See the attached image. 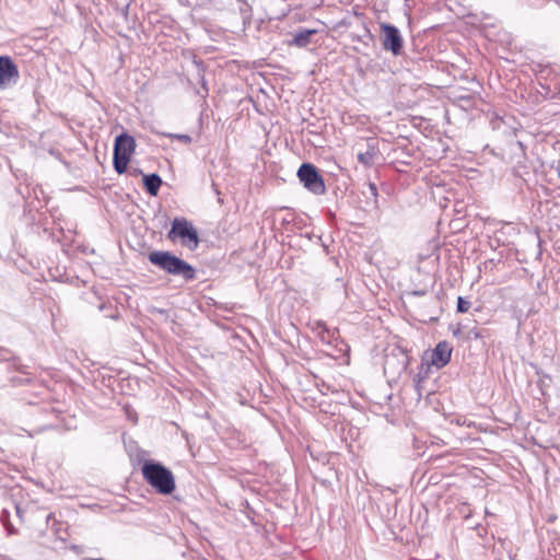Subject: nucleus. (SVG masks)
Masks as SVG:
<instances>
[{"instance_id": "nucleus-1", "label": "nucleus", "mask_w": 560, "mask_h": 560, "mask_svg": "<svg viewBox=\"0 0 560 560\" xmlns=\"http://www.w3.org/2000/svg\"><path fill=\"white\" fill-rule=\"evenodd\" d=\"M149 261L162 271L179 277L185 282L192 281L196 278L195 268L184 259L165 250H154L148 255Z\"/></svg>"}, {"instance_id": "nucleus-2", "label": "nucleus", "mask_w": 560, "mask_h": 560, "mask_svg": "<svg viewBox=\"0 0 560 560\" xmlns=\"http://www.w3.org/2000/svg\"><path fill=\"white\" fill-rule=\"evenodd\" d=\"M142 476L158 493L171 494L176 488L173 472L160 463L145 462Z\"/></svg>"}, {"instance_id": "nucleus-3", "label": "nucleus", "mask_w": 560, "mask_h": 560, "mask_svg": "<svg viewBox=\"0 0 560 560\" xmlns=\"http://www.w3.org/2000/svg\"><path fill=\"white\" fill-rule=\"evenodd\" d=\"M168 238L174 241L177 237L180 238L182 245L189 249L197 248L199 244V237L194 225L185 218H176L172 223V229L168 232Z\"/></svg>"}, {"instance_id": "nucleus-4", "label": "nucleus", "mask_w": 560, "mask_h": 560, "mask_svg": "<svg viewBox=\"0 0 560 560\" xmlns=\"http://www.w3.org/2000/svg\"><path fill=\"white\" fill-rule=\"evenodd\" d=\"M298 177L308 191L315 195L325 194V182L313 164L303 163L298 171Z\"/></svg>"}, {"instance_id": "nucleus-5", "label": "nucleus", "mask_w": 560, "mask_h": 560, "mask_svg": "<svg viewBox=\"0 0 560 560\" xmlns=\"http://www.w3.org/2000/svg\"><path fill=\"white\" fill-rule=\"evenodd\" d=\"M381 30L383 33L382 45L384 50L390 51L394 56H399L404 49V39L399 30L392 24L382 23Z\"/></svg>"}, {"instance_id": "nucleus-6", "label": "nucleus", "mask_w": 560, "mask_h": 560, "mask_svg": "<svg viewBox=\"0 0 560 560\" xmlns=\"http://www.w3.org/2000/svg\"><path fill=\"white\" fill-rule=\"evenodd\" d=\"M20 78L19 69L9 56H0V89L14 85Z\"/></svg>"}, {"instance_id": "nucleus-7", "label": "nucleus", "mask_w": 560, "mask_h": 560, "mask_svg": "<svg viewBox=\"0 0 560 560\" xmlns=\"http://www.w3.org/2000/svg\"><path fill=\"white\" fill-rule=\"evenodd\" d=\"M16 515L23 521L30 524L35 523L38 520H43L45 525H48V522L51 517V513H46V511L42 508H36L34 505L27 506L26 509H22L20 505H15Z\"/></svg>"}, {"instance_id": "nucleus-8", "label": "nucleus", "mask_w": 560, "mask_h": 560, "mask_svg": "<svg viewBox=\"0 0 560 560\" xmlns=\"http://www.w3.org/2000/svg\"><path fill=\"white\" fill-rule=\"evenodd\" d=\"M312 330L317 335L323 343L337 347L339 339V331L337 328L331 329L325 322L315 320L312 324Z\"/></svg>"}, {"instance_id": "nucleus-9", "label": "nucleus", "mask_w": 560, "mask_h": 560, "mask_svg": "<svg viewBox=\"0 0 560 560\" xmlns=\"http://www.w3.org/2000/svg\"><path fill=\"white\" fill-rule=\"evenodd\" d=\"M453 348L447 341H441L431 352L430 363L438 369L444 368L451 360Z\"/></svg>"}, {"instance_id": "nucleus-10", "label": "nucleus", "mask_w": 560, "mask_h": 560, "mask_svg": "<svg viewBox=\"0 0 560 560\" xmlns=\"http://www.w3.org/2000/svg\"><path fill=\"white\" fill-rule=\"evenodd\" d=\"M136 150V140L127 132L117 136L114 143V152L131 156Z\"/></svg>"}, {"instance_id": "nucleus-11", "label": "nucleus", "mask_w": 560, "mask_h": 560, "mask_svg": "<svg viewBox=\"0 0 560 560\" xmlns=\"http://www.w3.org/2000/svg\"><path fill=\"white\" fill-rule=\"evenodd\" d=\"M143 186L151 196H156L162 185L160 175L152 173L143 176Z\"/></svg>"}, {"instance_id": "nucleus-12", "label": "nucleus", "mask_w": 560, "mask_h": 560, "mask_svg": "<svg viewBox=\"0 0 560 560\" xmlns=\"http://www.w3.org/2000/svg\"><path fill=\"white\" fill-rule=\"evenodd\" d=\"M315 33L316 30H300L294 34L293 39L290 42V45L305 47L311 43V36L314 35Z\"/></svg>"}, {"instance_id": "nucleus-13", "label": "nucleus", "mask_w": 560, "mask_h": 560, "mask_svg": "<svg viewBox=\"0 0 560 560\" xmlns=\"http://www.w3.org/2000/svg\"><path fill=\"white\" fill-rule=\"evenodd\" d=\"M130 158L131 156H128V155H125V154H120L118 152H114V156H113V166H114V170L118 173V174H122L126 172L127 170V165L130 161Z\"/></svg>"}, {"instance_id": "nucleus-14", "label": "nucleus", "mask_w": 560, "mask_h": 560, "mask_svg": "<svg viewBox=\"0 0 560 560\" xmlns=\"http://www.w3.org/2000/svg\"><path fill=\"white\" fill-rule=\"evenodd\" d=\"M374 156H375V153L370 150H368L365 152L358 153L359 162L365 166L372 165Z\"/></svg>"}, {"instance_id": "nucleus-15", "label": "nucleus", "mask_w": 560, "mask_h": 560, "mask_svg": "<svg viewBox=\"0 0 560 560\" xmlns=\"http://www.w3.org/2000/svg\"><path fill=\"white\" fill-rule=\"evenodd\" d=\"M429 369H430L429 363H424V362L421 363V365L419 368V372L417 373V375L413 378V382L417 383V385L419 383H421L424 378H427V376L429 374Z\"/></svg>"}, {"instance_id": "nucleus-16", "label": "nucleus", "mask_w": 560, "mask_h": 560, "mask_svg": "<svg viewBox=\"0 0 560 560\" xmlns=\"http://www.w3.org/2000/svg\"><path fill=\"white\" fill-rule=\"evenodd\" d=\"M165 137L167 138H171V139H177L179 140L180 142L185 143V144H190L192 139L189 135H186V133H164Z\"/></svg>"}, {"instance_id": "nucleus-17", "label": "nucleus", "mask_w": 560, "mask_h": 560, "mask_svg": "<svg viewBox=\"0 0 560 560\" xmlns=\"http://www.w3.org/2000/svg\"><path fill=\"white\" fill-rule=\"evenodd\" d=\"M471 303L465 300L463 296H458L457 299V312L466 313L469 311Z\"/></svg>"}, {"instance_id": "nucleus-18", "label": "nucleus", "mask_w": 560, "mask_h": 560, "mask_svg": "<svg viewBox=\"0 0 560 560\" xmlns=\"http://www.w3.org/2000/svg\"><path fill=\"white\" fill-rule=\"evenodd\" d=\"M369 189H370L372 197L376 200L377 196H378L376 185L374 183H369Z\"/></svg>"}, {"instance_id": "nucleus-19", "label": "nucleus", "mask_w": 560, "mask_h": 560, "mask_svg": "<svg viewBox=\"0 0 560 560\" xmlns=\"http://www.w3.org/2000/svg\"><path fill=\"white\" fill-rule=\"evenodd\" d=\"M415 386H416V389L419 393V395H421V383H419L418 385H417V383H415Z\"/></svg>"}, {"instance_id": "nucleus-20", "label": "nucleus", "mask_w": 560, "mask_h": 560, "mask_svg": "<svg viewBox=\"0 0 560 560\" xmlns=\"http://www.w3.org/2000/svg\"><path fill=\"white\" fill-rule=\"evenodd\" d=\"M8 512L7 510H3L2 511V514H1V520L4 522V517L7 516Z\"/></svg>"}]
</instances>
